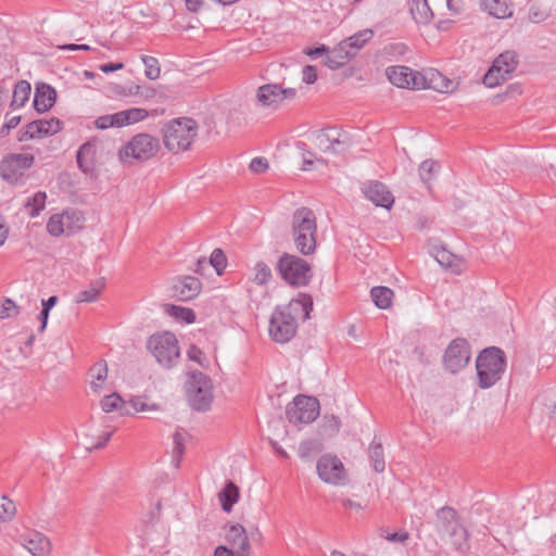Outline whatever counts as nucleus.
Wrapping results in <instances>:
<instances>
[{
  "instance_id": "1",
  "label": "nucleus",
  "mask_w": 556,
  "mask_h": 556,
  "mask_svg": "<svg viewBox=\"0 0 556 556\" xmlns=\"http://www.w3.org/2000/svg\"><path fill=\"white\" fill-rule=\"evenodd\" d=\"M313 311V298L300 293L286 305H277L269 319V336L277 343H287L298 331V319L306 320Z\"/></svg>"
},
{
  "instance_id": "2",
  "label": "nucleus",
  "mask_w": 556,
  "mask_h": 556,
  "mask_svg": "<svg viewBox=\"0 0 556 556\" xmlns=\"http://www.w3.org/2000/svg\"><path fill=\"white\" fill-rule=\"evenodd\" d=\"M291 237L295 250L303 256L315 253L317 248V223L314 212L308 207L294 211L291 220Z\"/></svg>"
},
{
  "instance_id": "3",
  "label": "nucleus",
  "mask_w": 556,
  "mask_h": 556,
  "mask_svg": "<svg viewBox=\"0 0 556 556\" xmlns=\"http://www.w3.org/2000/svg\"><path fill=\"white\" fill-rule=\"evenodd\" d=\"M476 369L478 386L481 389H489L502 379L506 369V355L497 346L483 349L477 359Z\"/></svg>"
},
{
  "instance_id": "4",
  "label": "nucleus",
  "mask_w": 556,
  "mask_h": 556,
  "mask_svg": "<svg viewBox=\"0 0 556 556\" xmlns=\"http://www.w3.org/2000/svg\"><path fill=\"white\" fill-rule=\"evenodd\" d=\"M162 132L165 148L177 154L190 149L198 135V124L192 118L179 117L165 124Z\"/></svg>"
},
{
  "instance_id": "5",
  "label": "nucleus",
  "mask_w": 556,
  "mask_h": 556,
  "mask_svg": "<svg viewBox=\"0 0 556 556\" xmlns=\"http://www.w3.org/2000/svg\"><path fill=\"white\" fill-rule=\"evenodd\" d=\"M160 150V141L156 137L141 132L135 135L118 151L119 161L124 165H132L135 161L146 162L156 155Z\"/></svg>"
},
{
  "instance_id": "6",
  "label": "nucleus",
  "mask_w": 556,
  "mask_h": 556,
  "mask_svg": "<svg viewBox=\"0 0 556 556\" xmlns=\"http://www.w3.org/2000/svg\"><path fill=\"white\" fill-rule=\"evenodd\" d=\"M277 269L281 278L293 287L307 286L313 276L312 265L300 256L283 253L277 263Z\"/></svg>"
},
{
  "instance_id": "7",
  "label": "nucleus",
  "mask_w": 556,
  "mask_h": 556,
  "mask_svg": "<svg viewBox=\"0 0 556 556\" xmlns=\"http://www.w3.org/2000/svg\"><path fill=\"white\" fill-rule=\"evenodd\" d=\"M34 163L35 156L30 153H9L0 161V177L10 185L23 186Z\"/></svg>"
},
{
  "instance_id": "8",
  "label": "nucleus",
  "mask_w": 556,
  "mask_h": 556,
  "mask_svg": "<svg viewBox=\"0 0 556 556\" xmlns=\"http://www.w3.org/2000/svg\"><path fill=\"white\" fill-rule=\"evenodd\" d=\"M147 348L156 362L165 368H172L180 355L178 340L174 333L168 331L151 336Z\"/></svg>"
},
{
  "instance_id": "9",
  "label": "nucleus",
  "mask_w": 556,
  "mask_h": 556,
  "mask_svg": "<svg viewBox=\"0 0 556 556\" xmlns=\"http://www.w3.org/2000/svg\"><path fill=\"white\" fill-rule=\"evenodd\" d=\"M188 402L198 412H205L213 401V384L210 377L201 371H193L187 387Z\"/></svg>"
},
{
  "instance_id": "10",
  "label": "nucleus",
  "mask_w": 556,
  "mask_h": 556,
  "mask_svg": "<svg viewBox=\"0 0 556 556\" xmlns=\"http://www.w3.org/2000/svg\"><path fill=\"white\" fill-rule=\"evenodd\" d=\"M313 142L319 151L331 154L345 153L352 147L350 135L336 127L315 131L313 134Z\"/></svg>"
},
{
  "instance_id": "11",
  "label": "nucleus",
  "mask_w": 556,
  "mask_h": 556,
  "mask_svg": "<svg viewBox=\"0 0 556 556\" xmlns=\"http://www.w3.org/2000/svg\"><path fill=\"white\" fill-rule=\"evenodd\" d=\"M518 58L514 51L501 53L492 66L483 76V84L488 88H494L510 78L513 72L517 68Z\"/></svg>"
},
{
  "instance_id": "12",
  "label": "nucleus",
  "mask_w": 556,
  "mask_h": 556,
  "mask_svg": "<svg viewBox=\"0 0 556 556\" xmlns=\"http://www.w3.org/2000/svg\"><path fill=\"white\" fill-rule=\"evenodd\" d=\"M319 415V402L314 396L299 394L286 407L287 419L291 424H311Z\"/></svg>"
},
{
  "instance_id": "13",
  "label": "nucleus",
  "mask_w": 556,
  "mask_h": 556,
  "mask_svg": "<svg viewBox=\"0 0 556 556\" xmlns=\"http://www.w3.org/2000/svg\"><path fill=\"white\" fill-rule=\"evenodd\" d=\"M470 356L468 341L464 338H456L450 342L443 354V367L453 375L457 374L468 365Z\"/></svg>"
},
{
  "instance_id": "14",
  "label": "nucleus",
  "mask_w": 556,
  "mask_h": 556,
  "mask_svg": "<svg viewBox=\"0 0 556 556\" xmlns=\"http://www.w3.org/2000/svg\"><path fill=\"white\" fill-rule=\"evenodd\" d=\"M316 469L318 477L326 483L343 485L348 481L343 463L336 455H323L317 460Z\"/></svg>"
},
{
  "instance_id": "15",
  "label": "nucleus",
  "mask_w": 556,
  "mask_h": 556,
  "mask_svg": "<svg viewBox=\"0 0 556 556\" xmlns=\"http://www.w3.org/2000/svg\"><path fill=\"white\" fill-rule=\"evenodd\" d=\"M296 96L294 88H283L280 84H265L257 88L256 102L263 108L278 109L286 99Z\"/></svg>"
},
{
  "instance_id": "16",
  "label": "nucleus",
  "mask_w": 556,
  "mask_h": 556,
  "mask_svg": "<svg viewBox=\"0 0 556 556\" xmlns=\"http://www.w3.org/2000/svg\"><path fill=\"white\" fill-rule=\"evenodd\" d=\"M386 74L389 81L399 88L420 89L425 86V77L407 66H389Z\"/></svg>"
},
{
  "instance_id": "17",
  "label": "nucleus",
  "mask_w": 556,
  "mask_h": 556,
  "mask_svg": "<svg viewBox=\"0 0 556 556\" xmlns=\"http://www.w3.org/2000/svg\"><path fill=\"white\" fill-rule=\"evenodd\" d=\"M202 290V282L193 276H180L174 279L172 296L177 301L188 302L195 299Z\"/></svg>"
},
{
  "instance_id": "18",
  "label": "nucleus",
  "mask_w": 556,
  "mask_h": 556,
  "mask_svg": "<svg viewBox=\"0 0 556 556\" xmlns=\"http://www.w3.org/2000/svg\"><path fill=\"white\" fill-rule=\"evenodd\" d=\"M438 531L451 538L462 534L466 536V530L460 526L457 519V513L450 506H444L437 510Z\"/></svg>"
},
{
  "instance_id": "19",
  "label": "nucleus",
  "mask_w": 556,
  "mask_h": 556,
  "mask_svg": "<svg viewBox=\"0 0 556 556\" xmlns=\"http://www.w3.org/2000/svg\"><path fill=\"white\" fill-rule=\"evenodd\" d=\"M70 219H76V226L79 227L84 217L77 211H65L62 214H54L47 223V231L54 237H59L65 231H68V233L73 232L74 226L70 223Z\"/></svg>"
},
{
  "instance_id": "20",
  "label": "nucleus",
  "mask_w": 556,
  "mask_h": 556,
  "mask_svg": "<svg viewBox=\"0 0 556 556\" xmlns=\"http://www.w3.org/2000/svg\"><path fill=\"white\" fill-rule=\"evenodd\" d=\"M226 540L231 546V551L237 556H250L251 546L249 536L243 526L240 523L231 525L226 532Z\"/></svg>"
},
{
  "instance_id": "21",
  "label": "nucleus",
  "mask_w": 556,
  "mask_h": 556,
  "mask_svg": "<svg viewBox=\"0 0 556 556\" xmlns=\"http://www.w3.org/2000/svg\"><path fill=\"white\" fill-rule=\"evenodd\" d=\"M56 100V91L50 85L41 83L36 86L34 97V109L38 113H45L50 110Z\"/></svg>"
},
{
  "instance_id": "22",
  "label": "nucleus",
  "mask_w": 556,
  "mask_h": 556,
  "mask_svg": "<svg viewBox=\"0 0 556 556\" xmlns=\"http://www.w3.org/2000/svg\"><path fill=\"white\" fill-rule=\"evenodd\" d=\"M365 195L377 206L390 208L394 202V198L388 187L382 182H371L365 190Z\"/></svg>"
},
{
  "instance_id": "23",
  "label": "nucleus",
  "mask_w": 556,
  "mask_h": 556,
  "mask_svg": "<svg viewBox=\"0 0 556 556\" xmlns=\"http://www.w3.org/2000/svg\"><path fill=\"white\" fill-rule=\"evenodd\" d=\"M354 58V51L346 48L342 41L332 50L328 51L325 59V65L331 70H338L344 66L351 59Z\"/></svg>"
},
{
  "instance_id": "24",
  "label": "nucleus",
  "mask_w": 556,
  "mask_h": 556,
  "mask_svg": "<svg viewBox=\"0 0 556 556\" xmlns=\"http://www.w3.org/2000/svg\"><path fill=\"white\" fill-rule=\"evenodd\" d=\"M23 545L33 556H47L50 552V541L40 532H31L24 536Z\"/></svg>"
},
{
  "instance_id": "25",
  "label": "nucleus",
  "mask_w": 556,
  "mask_h": 556,
  "mask_svg": "<svg viewBox=\"0 0 556 556\" xmlns=\"http://www.w3.org/2000/svg\"><path fill=\"white\" fill-rule=\"evenodd\" d=\"M97 155L96 144L92 142L84 143L77 151L76 160L78 167L85 173H92L94 169Z\"/></svg>"
},
{
  "instance_id": "26",
  "label": "nucleus",
  "mask_w": 556,
  "mask_h": 556,
  "mask_svg": "<svg viewBox=\"0 0 556 556\" xmlns=\"http://www.w3.org/2000/svg\"><path fill=\"white\" fill-rule=\"evenodd\" d=\"M434 257L444 268L454 274H460L464 268V260L445 248L437 249Z\"/></svg>"
},
{
  "instance_id": "27",
  "label": "nucleus",
  "mask_w": 556,
  "mask_h": 556,
  "mask_svg": "<svg viewBox=\"0 0 556 556\" xmlns=\"http://www.w3.org/2000/svg\"><path fill=\"white\" fill-rule=\"evenodd\" d=\"M105 278L101 277L90 282L86 290L79 291L75 296L76 303H93L105 289Z\"/></svg>"
},
{
  "instance_id": "28",
  "label": "nucleus",
  "mask_w": 556,
  "mask_h": 556,
  "mask_svg": "<svg viewBox=\"0 0 556 556\" xmlns=\"http://www.w3.org/2000/svg\"><path fill=\"white\" fill-rule=\"evenodd\" d=\"M101 408L105 413L118 412L121 415L132 414L128 404L116 392L105 395L100 402Z\"/></svg>"
},
{
  "instance_id": "29",
  "label": "nucleus",
  "mask_w": 556,
  "mask_h": 556,
  "mask_svg": "<svg viewBox=\"0 0 556 556\" xmlns=\"http://www.w3.org/2000/svg\"><path fill=\"white\" fill-rule=\"evenodd\" d=\"M482 9L496 18H508L513 16L511 4L505 0H482Z\"/></svg>"
},
{
  "instance_id": "30",
  "label": "nucleus",
  "mask_w": 556,
  "mask_h": 556,
  "mask_svg": "<svg viewBox=\"0 0 556 556\" xmlns=\"http://www.w3.org/2000/svg\"><path fill=\"white\" fill-rule=\"evenodd\" d=\"M239 488L232 481H227L225 488L218 493V498L224 511H231L232 506L239 500Z\"/></svg>"
},
{
  "instance_id": "31",
  "label": "nucleus",
  "mask_w": 556,
  "mask_h": 556,
  "mask_svg": "<svg viewBox=\"0 0 556 556\" xmlns=\"http://www.w3.org/2000/svg\"><path fill=\"white\" fill-rule=\"evenodd\" d=\"M409 11L414 21L419 24H427L433 17L427 0H412Z\"/></svg>"
},
{
  "instance_id": "32",
  "label": "nucleus",
  "mask_w": 556,
  "mask_h": 556,
  "mask_svg": "<svg viewBox=\"0 0 556 556\" xmlns=\"http://www.w3.org/2000/svg\"><path fill=\"white\" fill-rule=\"evenodd\" d=\"M372 37L374 31L369 28H366L342 40V42L346 45L349 50L354 51L355 56L357 52L365 46V43L368 42Z\"/></svg>"
},
{
  "instance_id": "33",
  "label": "nucleus",
  "mask_w": 556,
  "mask_h": 556,
  "mask_svg": "<svg viewBox=\"0 0 556 556\" xmlns=\"http://www.w3.org/2000/svg\"><path fill=\"white\" fill-rule=\"evenodd\" d=\"M371 299L378 308L386 309L392 304L393 290L388 287H374L370 291Z\"/></svg>"
},
{
  "instance_id": "34",
  "label": "nucleus",
  "mask_w": 556,
  "mask_h": 556,
  "mask_svg": "<svg viewBox=\"0 0 556 556\" xmlns=\"http://www.w3.org/2000/svg\"><path fill=\"white\" fill-rule=\"evenodd\" d=\"M30 90L31 87L28 81L20 80L14 87L11 106L14 109L23 106L28 101Z\"/></svg>"
},
{
  "instance_id": "35",
  "label": "nucleus",
  "mask_w": 556,
  "mask_h": 556,
  "mask_svg": "<svg viewBox=\"0 0 556 556\" xmlns=\"http://www.w3.org/2000/svg\"><path fill=\"white\" fill-rule=\"evenodd\" d=\"M117 113L121 127L138 123L149 116L148 111L141 108H131Z\"/></svg>"
},
{
  "instance_id": "36",
  "label": "nucleus",
  "mask_w": 556,
  "mask_h": 556,
  "mask_svg": "<svg viewBox=\"0 0 556 556\" xmlns=\"http://www.w3.org/2000/svg\"><path fill=\"white\" fill-rule=\"evenodd\" d=\"M90 376L92 378L91 380V389L94 392H98L101 388L103 382L105 381L108 377V366L105 361L97 362L91 368H90Z\"/></svg>"
},
{
  "instance_id": "37",
  "label": "nucleus",
  "mask_w": 556,
  "mask_h": 556,
  "mask_svg": "<svg viewBox=\"0 0 556 556\" xmlns=\"http://www.w3.org/2000/svg\"><path fill=\"white\" fill-rule=\"evenodd\" d=\"M369 457L374 464L376 472H382L386 468L383 447L380 442L376 441V438L371 441L368 448Z\"/></svg>"
},
{
  "instance_id": "38",
  "label": "nucleus",
  "mask_w": 556,
  "mask_h": 556,
  "mask_svg": "<svg viewBox=\"0 0 556 556\" xmlns=\"http://www.w3.org/2000/svg\"><path fill=\"white\" fill-rule=\"evenodd\" d=\"M165 312L176 319L184 320L187 324H192L195 320V313L193 309L174 304H166Z\"/></svg>"
},
{
  "instance_id": "39",
  "label": "nucleus",
  "mask_w": 556,
  "mask_h": 556,
  "mask_svg": "<svg viewBox=\"0 0 556 556\" xmlns=\"http://www.w3.org/2000/svg\"><path fill=\"white\" fill-rule=\"evenodd\" d=\"M321 450H323V445L318 440H316V439L304 440L300 443L299 456L304 460H308L314 455L321 452Z\"/></svg>"
},
{
  "instance_id": "40",
  "label": "nucleus",
  "mask_w": 556,
  "mask_h": 556,
  "mask_svg": "<svg viewBox=\"0 0 556 556\" xmlns=\"http://www.w3.org/2000/svg\"><path fill=\"white\" fill-rule=\"evenodd\" d=\"M47 194L43 191L36 192L33 197L28 198L25 207L29 210V216L36 217L45 208Z\"/></svg>"
},
{
  "instance_id": "41",
  "label": "nucleus",
  "mask_w": 556,
  "mask_h": 556,
  "mask_svg": "<svg viewBox=\"0 0 556 556\" xmlns=\"http://www.w3.org/2000/svg\"><path fill=\"white\" fill-rule=\"evenodd\" d=\"M36 124L42 138L61 131L63 123L59 118L52 117L50 119H36Z\"/></svg>"
},
{
  "instance_id": "42",
  "label": "nucleus",
  "mask_w": 556,
  "mask_h": 556,
  "mask_svg": "<svg viewBox=\"0 0 556 556\" xmlns=\"http://www.w3.org/2000/svg\"><path fill=\"white\" fill-rule=\"evenodd\" d=\"M141 60L144 64V75L147 78L151 80H155L160 77L161 74V67L160 63L156 58L149 56V55H142Z\"/></svg>"
},
{
  "instance_id": "43",
  "label": "nucleus",
  "mask_w": 556,
  "mask_h": 556,
  "mask_svg": "<svg viewBox=\"0 0 556 556\" xmlns=\"http://www.w3.org/2000/svg\"><path fill=\"white\" fill-rule=\"evenodd\" d=\"M173 463L176 468L180 466L181 457L185 453L184 437L180 431H176L173 435Z\"/></svg>"
},
{
  "instance_id": "44",
  "label": "nucleus",
  "mask_w": 556,
  "mask_h": 556,
  "mask_svg": "<svg viewBox=\"0 0 556 556\" xmlns=\"http://www.w3.org/2000/svg\"><path fill=\"white\" fill-rule=\"evenodd\" d=\"M296 147L301 151V154H302V159H303L302 169L303 170H311L315 161L324 162L323 159L316 157L314 152H312L307 149V144L305 142L299 141L296 143Z\"/></svg>"
},
{
  "instance_id": "45",
  "label": "nucleus",
  "mask_w": 556,
  "mask_h": 556,
  "mask_svg": "<svg viewBox=\"0 0 556 556\" xmlns=\"http://www.w3.org/2000/svg\"><path fill=\"white\" fill-rule=\"evenodd\" d=\"M271 278L270 268L262 261L257 262L254 266L253 281L260 286L265 285Z\"/></svg>"
},
{
  "instance_id": "46",
  "label": "nucleus",
  "mask_w": 556,
  "mask_h": 556,
  "mask_svg": "<svg viewBox=\"0 0 556 556\" xmlns=\"http://www.w3.org/2000/svg\"><path fill=\"white\" fill-rule=\"evenodd\" d=\"M208 264L213 268H215L217 275H222V273L224 271V269L227 266V258H226L224 251L218 248L214 249L210 256Z\"/></svg>"
},
{
  "instance_id": "47",
  "label": "nucleus",
  "mask_w": 556,
  "mask_h": 556,
  "mask_svg": "<svg viewBox=\"0 0 556 556\" xmlns=\"http://www.w3.org/2000/svg\"><path fill=\"white\" fill-rule=\"evenodd\" d=\"M41 138V135L39 132L38 125L36 124V121H33L28 123L24 129H21L18 131L17 140L20 142Z\"/></svg>"
},
{
  "instance_id": "48",
  "label": "nucleus",
  "mask_w": 556,
  "mask_h": 556,
  "mask_svg": "<svg viewBox=\"0 0 556 556\" xmlns=\"http://www.w3.org/2000/svg\"><path fill=\"white\" fill-rule=\"evenodd\" d=\"M14 503L5 496L0 497V521L10 520L15 515Z\"/></svg>"
},
{
  "instance_id": "49",
  "label": "nucleus",
  "mask_w": 556,
  "mask_h": 556,
  "mask_svg": "<svg viewBox=\"0 0 556 556\" xmlns=\"http://www.w3.org/2000/svg\"><path fill=\"white\" fill-rule=\"evenodd\" d=\"M438 163L432 160L424 161L419 166V176L425 182H429L433 179V173L435 167H438Z\"/></svg>"
},
{
  "instance_id": "50",
  "label": "nucleus",
  "mask_w": 556,
  "mask_h": 556,
  "mask_svg": "<svg viewBox=\"0 0 556 556\" xmlns=\"http://www.w3.org/2000/svg\"><path fill=\"white\" fill-rule=\"evenodd\" d=\"M94 125L99 129H106L110 127H121L118 113L100 116L96 119Z\"/></svg>"
},
{
  "instance_id": "51",
  "label": "nucleus",
  "mask_w": 556,
  "mask_h": 556,
  "mask_svg": "<svg viewBox=\"0 0 556 556\" xmlns=\"http://www.w3.org/2000/svg\"><path fill=\"white\" fill-rule=\"evenodd\" d=\"M127 404H128V407L131 406V408L134 409L135 413L160 409V406L157 404L149 405L142 397H134Z\"/></svg>"
},
{
  "instance_id": "52",
  "label": "nucleus",
  "mask_w": 556,
  "mask_h": 556,
  "mask_svg": "<svg viewBox=\"0 0 556 556\" xmlns=\"http://www.w3.org/2000/svg\"><path fill=\"white\" fill-rule=\"evenodd\" d=\"M188 357L198 363L200 366L202 367H205L207 366V361L206 358L204 357L203 355V352L201 351V349H199L198 346L195 345H191L188 350Z\"/></svg>"
},
{
  "instance_id": "53",
  "label": "nucleus",
  "mask_w": 556,
  "mask_h": 556,
  "mask_svg": "<svg viewBox=\"0 0 556 556\" xmlns=\"http://www.w3.org/2000/svg\"><path fill=\"white\" fill-rule=\"evenodd\" d=\"M249 168L255 174L265 173L268 169V161L265 157H254Z\"/></svg>"
},
{
  "instance_id": "54",
  "label": "nucleus",
  "mask_w": 556,
  "mask_h": 556,
  "mask_svg": "<svg viewBox=\"0 0 556 556\" xmlns=\"http://www.w3.org/2000/svg\"><path fill=\"white\" fill-rule=\"evenodd\" d=\"M16 305L11 299H5L0 307V318L5 319L12 316V313L16 312Z\"/></svg>"
},
{
  "instance_id": "55",
  "label": "nucleus",
  "mask_w": 556,
  "mask_h": 556,
  "mask_svg": "<svg viewBox=\"0 0 556 556\" xmlns=\"http://www.w3.org/2000/svg\"><path fill=\"white\" fill-rule=\"evenodd\" d=\"M325 419V429L328 430L331 434L338 433L341 427L340 418L334 415H331L330 417H326Z\"/></svg>"
},
{
  "instance_id": "56",
  "label": "nucleus",
  "mask_w": 556,
  "mask_h": 556,
  "mask_svg": "<svg viewBox=\"0 0 556 556\" xmlns=\"http://www.w3.org/2000/svg\"><path fill=\"white\" fill-rule=\"evenodd\" d=\"M548 14L535 8H531L529 11L528 20L531 23H541L547 18Z\"/></svg>"
},
{
  "instance_id": "57",
  "label": "nucleus",
  "mask_w": 556,
  "mask_h": 556,
  "mask_svg": "<svg viewBox=\"0 0 556 556\" xmlns=\"http://www.w3.org/2000/svg\"><path fill=\"white\" fill-rule=\"evenodd\" d=\"M317 79L315 66L306 65L303 68V81L306 84H314Z\"/></svg>"
},
{
  "instance_id": "58",
  "label": "nucleus",
  "mask_w": 556,
  "mask_h": 556,
  "mask_svg": "<svg viewBox=\"0 0 556 556\" xmlns=\"http://www.w3.org/2000/svg\"><path fill=\"white\" fill-rule=\"evenodd\" d=\"M21 122V116H12L0 129L2 136H7L9 131L15 128Z\"/></svg>"
},
{
  "instance_id": "59",
  "label": "nucleus",
  "mask_w": 556,
  "mask_h": 556,
  "mask_svg": "<svg viewBox=\"0 0 556 556\" xmlns=\"http://www.w3.org/2000/svg\"><path fill=\"white\" fill-rule=\"evenodd\" d=\"M124 66L125 65H124L123 62H110V63H105V64L100 65V70L103 73L109 74V73H113L115 71L123 70Z\"/></svg>"
},
{
  "instance_id": "60",
  "label": "nucleus",
  "mask_w": 556,
  "mask_h": 556,
  "mask_svg": "<svg viewBox=\"0 0 556 556\" xmlns=\"http://www.w3.org/2000/svg\"><path fill=\"white\" fill-rule=\"evenodd\" d=\"M407 532H394L386 536L390 542H405L408 539Z\"/></svg>"
},
{
  "instance_id": "61",
  "label": "nucleus",
  "mask_w": 556,
  "mask_h": 556,
  "mask_svg": "<svg viewBox=\"0 0 556 556\" xmlns=\"http://www.w3.org/2000/svg\"><path fill=\"white\" fill-rule=\"evenodd\" d=\"M112 433L111 432H104L99 437V440L96 444L92 445L90 450H97L101 448L106 445V443L110 441Z\"/></svg>"
},
{
  "instance_id": "62",
  "label": "nucleus",
  "mask_w": 556,
  "mask_h": 556,
  "mask_svg": "<svg viewBox=\"0 0 556 556\" xmlns=\"http://www.w3.org/2000/svg\"><path fill=\"white\" fill-rule=\"evenodd\" d=\"M328 51H329V48L326 47L325 45H321L317 48L309 49L308 51H306V54L312 58H315V56L323 55V54L327 55Z\"/></svg>"
},
{
  "instance_id": "63",
  "label": "nucleus",
  "mask_w": 556,
  "mask_h": 556,
  "mask_svg": "<svg viewBox=\"0 0 556 556\" xmlns=\"http://www.w3.org/2000/svg\"><path fill=\"white\" fill-rule=\"evenodd\" d=\"M235 552L228 548L227 546L220 545L217 546L214 556H235Z\"/></svg>"
},
{
  "instance_id": "64",
  "label": "nucleus",
  "mask_w": 556,
  "mask_h": 556,
  "mask_svg": "<svg viewBox=\"0 0 556 556\" xmlns=\"http://www.w3.org/2000/svg\"><path fill=\"white\" fill-rule=\"evenodd\" d=\"M58 303V296L52 295L47 300H42V309L50 312V309Z\"/></svg>"
}]
</instances>
